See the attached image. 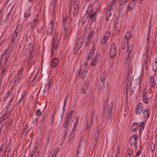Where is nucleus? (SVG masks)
<instances>
[{
	"mask_svg": "<svg viewBox=\"0 0 157 157\" xmlns=\"http://www.w3.org/2000/svg\"><path fill=\"white\" fill-rule=\"evenodd\" d=\"M68 19V17L66 16L63 19L65 37L68 38L70 36L72 29L70 22L67 21Z\"/></svg>",
	"mask_w": 157,
	"mask_h": 157,
	"instance_id": "obj_1",
	"label": "nucleus"
},
{
	"mask_svg": "<svg viewBox=\"0 0 157 157\" xmlns=\"http://www.w3.org/2000/svg\"><path fill=\"white\" fill-rule=\"evenodd\" d=\"M152 97V95L151 94L149 90L145 88L143 92L142 99L143 102L146 104H148Z\"/></svg>",
	"mask_w": 157,
	"mask_h": 157,
	"instance_id": "obj_2",
	"label": "nucleus"
},
{
	"mask_svg": "<svg viewBox=\"0 0 157 157\" xmlns=\"http://www.w3.org/2000/svg\"><path fill=\"white\" fill-rule=\"evenodd\" d=\"M74 113L73 111H71L67 116L63 123V126L65 128V135L66 134V131L68 128V126L69 124L70 121L71 120L73 116V114Z\"/></svg>",
	"mask_w": 157,
	"mask_h": 157,
	"instance_id": "obj_3",
	"label": "nucleus"
},
{
	"mask_svg": "<svg viewBox=\"0 0 157 157\" xmlns=\"http://www.w3.org/2000/svg\"><path fill=\"white\" fill-rule=\"evenodd\" d=\"M13 48L9 47L7 49L4 51L2 54V59L3 58L4 59V63H10L8 61V59L10 57L12 52Z\"/></svg>",
	"mask_w": 157,
	"mask_h": 157,
	"instance_id": "obj_4",
	"label": "nucleus"
},
{
	"mask_svg": "<svg viewBox=\"0 0 157 157\" xmlns=\"http://www.w3.org/2000/svg\"><path fill=\"white\" fill-rule=\"evenodd\" d=\"M54 22L53 20H51L49 22L48 25L45 27V29H44V31L45 32L47 35H52L53 30Z\"/></svg>",
	"mask_w": 157,
	"mask_h": 157,
	"instance_id": "obj_5",
	"label": "nucleus"
},
{
	"mask_svg": "<svg viewBox=\"0 0 157 157\" xmlns=\"http://www.w3.org/2000/svg\"><path fill=\"white\" fill-rule=\"evenodd\" d=\"M57 37L58 33L55 32L52 42V43L51 46V51L52 52L53 51V49H56L59 46V40L58 39Z\"/></svg>",
	"mask_w": 157,
	"mask_h": 157,
	"instance_id": "obj_6",
	"label": "nucleus"
},
{
	"mask_svg": "<svg viewBox=\"0 0 157 157\" xmlns=\"http://www.w3.org/2000/svg\"><path fill=\"white\" fill-rule=\"evenodd\" d=\"M138 140L137 135H133L132 136L130 137L128 140V142L131 146L132 145H134L135 150H137Z\"/></svg>",
	"mask_w": 157,
	"mask_h": 157,
	"instance_id": "obj_7",
	"label": "nucleus"
},
{
	"mask_svg": "<svg viewBox=\"0 0 157 157\" xmlns=\"http://www.w3.org/2000/svg\"><path fill=\"white\" fill-rule=\"evenodd\" d=\"M24 71L23 67H21L17 71V72L16 76L13 78V82H18L22 77V74Z\"/></svg>",
	"mask_w": 157,
	"mask_h": 157,
	"instance_id": "obj_8",
	"label": "nucleus"
},
{
	"mask_svg": "<svg viewBox=\"0 0 157 157\" xmlns=\"http://www.w3.org/2000/svg\"><path fill=\"white\" fill-rule=\"evenodd\" d=\"M116 47L115 43L112 44L111 47L109 52V55L110 58L112 59H114L116 56Z\"/></svg>",
	"mask_w": 157,
	"mask_h": 157,
	"instance_id": "obj_9",
	"label": "nucleus"
},
{
	"mask_svg": "<svg viewBox=\"0 0 157 157\" xmlns=\"http://www.w3.org/2000/svg\"><path fill=\"white\" fill-rule=\"evenodd\" d=\"M143 110V105L142 103L138 102L136 105L135 113L136 115H140Z\"/></svg>",
	"mask_w": 157,
	"mask_h": 157,
	"instance_id": "obj_10",
	"label": "nucleus"
},
{
	"mask_svg": "<svg viewBox=\"0 0 157 157\" xmlns=\"http://www.w3.org/2000/svg\"><path fill=\"white\" fill-rule=\"evenodd\" d=\"M94 116V113L93 112L90 115L89 118L87 121V124L86 126V129L89 130L90 128L91 125L92 124V121H93V118Z\"/></svg>",
	"mask_w": 157,
	"mask_h": 157,
	"instance_id": "obj_11",
	"label": "nucleus"
},
{
	"mask_svg": "<svg viewBox=\"0 0 157 157\" xmlns=\"http://www.w3.org/2000/svg\"><path fill=\"white\" fill-rule=\"evenodd\" d=\"M96 12L93 10L90 12H88L86 11V15H87V17L89 18V19L92 21H95L96 18Z\"/></svg>",
	"mask_w": 157,
	"mask_h": 157,
	"instance_id": "obj_12",
	"label": "nucleus"
},
{
	"mask_svg": "<svg viewBox=\"0 0 157 157\" xmlns=\"http://www.w3.org/2000/svg\"><path fill=\"white\" fill-rule=\"evenodd\" d=\"M95 51V47L94 45L90 48L89 52L87 53L86 55L87 60H90L92 59L94 56V53Z\"/></svg>",
	"mask_w": 157,
	"mask_h": 157,
	"instance_id": "obj_13",
	"label": "nucleus"
},
{
	"mask_svg": "<svg viewBox=\"0 0 157 157\" xmlns=\"http://www.w3.org/2000/svg\"><path fill=\"white\" fill-rule=\"evenodd\" d=\"M133 47V46L132 44H131L130 45H128L127 46V48L125 55V58L128 61L130 59V55L132 52Z\"/></svg>",
	"mask_w": 157,
	"mask_h": 157,
	"instance_id": "obj_14",
	"label": "nucleus"
},
{
	"mask_svg": "<svg viewBox=\"0 0 157 157\" xmlns=\"http://www.w3.org/2000/svg\"><path fill=\"white\" fill-rule=\"evenodd\" d=\"M116 1L115 0H113L110 2L109 4L106 9V11L113 12L115 7Z\"/></svg>",
	"mask_w": 157,
	"mask_h": 157,
	"instance_id": "obj_15",
	"label": "nucleus"
},
{
	"mask_svg": "<svg viewBox=\"0 0 157 157\" xmlns=\"http://www.w3.org/2000/svg\"><path fill=\"white\" fill-rule=\"evenodd\" d=\"M150 110L147 108H145L143 109L142 113L144 116L143 119L146 121L148 119L150 114Z\"/></svg>",
	"mask_w": 157,
	"mask_h": 157,
	"instance_id": "obj_16",
	"label": "nucleus"
},
{
	"mask_svg": "<svg viewBox=\"0 0 157 157\" xmlns=\"http://www.w3.org/2000/svg\"><path fill=\"white\" fill-rule=\"evenodd\" d=\"M139 124L137 123H134L132 125L131 130L133 132V135H137V130L138 129Z\"/></svg>",
	"mask_w": 157,
	"mask_h": 157,
	"instance_id": "obj_17",
	"label": "nucleus"
},
{
	"mask_svg": "<svg viewBox=\"0 0 157 157\" xmlns=\"http://www.w3.org/2000/svg\"><path fill=\"white\" fill-rule=\"evenodd\" d=\"M137 1L136 0H131L129 3L128 5L127 9L128 10L131 11L134 8Z\"/></svg>",
	"mask_w": 157,
	"mask_h": 157,
	"instance_id": "obj_18",
	"label": "nucleus"
},
{
	"mask_svg": "<svg viewBox=\"0 0 157 157\" xmlns=\"http://www.w3.org/2000/svg\"><path fill=\"white\" fill-rule=\"evenodd\" d=\"M10 63H4L2 65V71L0 74V77H2L5 73L6 71V69L7 66H9Z\"/></svg>",
	"mask_w": 157,
	"mask_h": 157,
	"instance_id": "obj_19",
	"label": "nucleus"
},
{
	"mask_svg": "<svg viewBox=\"0 0 157 157\" xmlns=\"http://www.w3.org/2000/svg\"><path fill=\"white\" fill-rule=\"evenodd\" d=\"M110 36V32H107L105 35L102 37V39L101 40V42L103 44H106V41L109 39V37Z\"/></svg>",
	"mask_w": 157,
	"mask_h": 157,
	"instance_id": "obj_20",
	"label": "nucleus"
},
{
	"mask_svg": "<svg viewBox=\"0 0 157 157\" xmlns=\"http://www.w3.org/2000/svg\"><path fill=\"white\" fill-rule=\"evenodd\" d=\"M100 57V55L98 54L96 55L92 59L90 65L94 66L97 65L98 63Z\"/></svg>",
	"mask_w": 157,
	"mask_h": 157,
	"instance_id": "obj_21",
	"label": "nucleus"
},
{
	"mask_svg": "<svg viewBox=\"0 0 157 157\" xmlns=\"http://www.w3.org/2000/svg\"><path fill=\"white\" fill-rule=\"evenodd\" d=\"M75 131L74 129H72V131L69 135L68 139L67 140L68 143H72L73 142V139L75 135Z\"/></svg>",
	"mask_w": 157,
	"mask_h": 157,
	"instance_id": "obj_22",
	"label": "nucleus"
},
{
	"mask_svg": "<svg viewBox=\"0 0 157 157\" xmlns=\"http://www.w3.org/2000/svg\"><path fill=\"white\" fill-rule=\"evenodd\" d=\"M39 21L38 18H35L31 21L30 24L31 26L30 29L32 30H33L34 28L35 27L36 25L37 24V22Z\"/></svg>",
	"mask_w": 157,
	"mask_h": 157,
	"instance_id": "obj_23",
	"label": "nucleus"
},
{
	"mask_svg": "<svg viewBox=\"0 0 157 157\" xmlns=\"http://www.w3.org/2000/svg\"><path fill=\"white\" fill-rule=\"evenodd\" d=\"M13 90V88H11L9 90L8 92L5 94L3 98L4 101H5L7 98H10L11 96H12L13 94H11V93Z\"/></svg>",
	"mask_w": 157,
	"mask_h": 157,
	"instance_id": "obj_24",
	"label": "nucleus"
},
{
	"mask_svg": "<svg viewBox=\"0 0 157 157\" xmlns=\"http://www.w3.org/2000/svg\"><path fill=\"white\" fill-rule=\"evenodd\" d=\"M106 108L107 111L108 112V117L109 120L111 119L112 117V106L110 105H107L106 106Z\"/></svg>",
	"mask_w": 157,
	"mask_h": 157,
	"instance_id": "obj_25",
	"label": "nucleus"
},
{
	"mask_svg": "<svg viewBox=\"0 0 157 157\" xmlns=\"http://www.w3.org/2000/svg\"><path fill=\"white\" fill-rule=\"evenodd\" d=\"M148 81L151 87L153 88H155V82L154 78L151 75L149 76Z\"/></svg>",
	"mask_w": 157,
	"mask_h": 157,
	"instance_id": "obj_26",
	"label": "nucleus"
},
{
	"mask_svg": "<svg viewBox=\"0 0 157 157\" xmlns=\"http://www.w3.org/2000/svg\"><path fill=\"white\" fill-rule=\"evenodd\" d=\"M17 34L15 35L13 34H12L11 39L10 40L11 41V42L10 43V44H9V47H11L12 48H13L14 41L15 39L17 37Z\"/></svg>",
	"mask_w": 157,
	"mask_h": 157,
	"instance_id": "obj_27",
	"label": "nucleus"
},
{
	"mask_svg": "<svg viewBox=\"0 0 157 157\" xmlns=\"http://www.w3.org/2000/svg\"><path fill=\"white\" fill-rule=\"evenodd\" d=\"M83 42V40L82 39L80 38L76 42L75 48L79 49L81 46H82Z\"/></svg>",
	"mask_w": 157,
	"mask_h": 157,
	"instance_id": "obj_28",
	"label": "nucleus"
},
{
	"mask_svg": "<svg viewBox=\"0 0 157 157\" xmlns=\"http://www.w3.org/2000/svg\"><path fill=\"white\" fill-rule=\"evenodd\" d=\"M59 63V61L57 58H54L52 59L51 62V66L54 68H55Z\"/></svg>",
	"mask_w": 157,
	"mask_h": 157,
	"instance_id": "obj_29",
	"label": "nucleus"
},
{
	"mask_svg": "<svg viewBox=\"0 0 157 157\" xmlns=\"http://www.w3.org/2000/svg\"><path fill=\"white\" fill-rule=\"evenodd\" d=\"M28 128L29 126L28 125V124H27L25 125L24 128L21 130V134L22 135L25 134V135H26L27 134H28L29 132V131L28 130Z\"/></svg>",
	"mask_w": 157,
	"mask_h": 157,
	"instance_id": "obj_30",
	"label": "nucleus"
},
{
	"mask_svg": "<svg viewBox=\"0 0 157 157\" xmlns=\"http://www.w3.org/2000/svg\"><path fill=\"white\" fill-rule=\"evenodd\" d=\"M128 40L127 39L124 38L123 41H122V48L123 49H124L126 48V46H128V45H129V44H128Z\"/></svg>",
	"mask_w": 157,
	"mask_h": 157,
	"instance_id": "obj_31",
	"label": "nucleus"
},
{
	"mask_svg": "<svg viewBox=\"0 0 157 157\" xmlns=\"http://www.w3.org/2000/svg\"><path fill=\"white\" fill-rule=\"evenodd\" d=\"M46 119V115H44L41 117V119L39 121V123L40 124V127L42 128L44 126Z\"/></svg>",
	"mask_w": 157,
	"mask_h": 157,
	"instance_id": "obj_32",
	"label": "nucleus"
},
{
	"mask_svg": "<svg viewBox=\"0 0 157 157\" xmlns=\"http://www.w3.org/2000/svg\"><path fill=\"white\" fill-rule=\"evenodd\" d=\"M27 94V92L25 90H24L21 94V97L19 100L18 102L20 103L22 101H23L24 102L25 101V97L26 95Z\"/></svg>",
	"mask_w": 157,
	"mask_h": 157,
	"instance_id": "obj_33",
	"label": "nucleus"
},
{
	"mask_svg": "<svg viewBox=\"0 0 157 157\" xmlns=\"http://www.w3.org/2000/svg\"><path fill=\"white\" fill-rule=\"evenodd\" d=\"M149 61V59L147 54L146 55L144 59V65L145 69L146 70L148 69V62Z\"/></svg>",
	"mask_w": 157,
	"mask_h": 157,
	"instance_id": "obj_34",
	"label": "nucleus"
},
{
	"mask_svg": "<svg viewBox=\"0 0 157 157\" xmlns=\"http://www.w3.org/2000/svg\"><path fill=\"white\" fill-rule=\"evenodd\" d=\"M132 65H130L129 66L128 71L127 72L126 76L127 77H131L132 74Z\"/></svg>",
	"mask_w": 157,
	"mask_h": 157,
	"instance_id": "obj_35",
	"label": "nucleus"
},
{
	"mask_svg": "<svg viewBox=\"0 0 157 157\" xmlns=\"http://www.w3.org/2000/svg\"><path fill=\"white\" fill-rule=\"evenodd\" d=\"M14 97L13 95H12V96H11V97H10L8 101L9 103L7 104V105L6 109H7L10 108V106L11 105V102H12L13 99H14Z\"/></svg>",
	"mask_w": 157,
	"mask_h": 157,
	"instance_id": "obj_36",
	"label": "nucleus"
},
{
	"mask_svg": "<svg viewBox=\"0 0 157 157\" xmlns=\"http://www.w3.org/2000/svg\"><path fill=\"white\" fill-rule=\"evenodd\" d=\"M132 36V33L129 31H128L126 33L123 38L125 39L126 38L128 40L129 39L131 38Z\"/></svg>",
	"mask_w": 157,
	"mask_h": 157,
	"instance_id": "obj_37",
	"label": "nucleus"
},
{
	"mask_svg": "<svg viewBox=\"0 0 157 157\" xmlns=\"http://www.w3.org/2000/svg\"><path fill=\"white\" fill-rule=\"evenodd\" d=\"M106 78V72L105 71L102 72L100 78V80L101 81H105Z\"/></svg>",
	"mask_w": 157,
	"mask_h": 157,
	"instance_id": "obj_38",
	"label": "nucleus"
},
{
	"mask_svg": "<svg viewBox=\"0 0 157 157\" xmlns=\"http://www.w3.org/2000/svg\"><path fill=\"white\" fill-rule=\"evenodd\" d=\"M31 15V13L30 12H26L25 13L24 17L25 19H24V21H26L28 20V18Z\"/></svg>",
	"mask_w": 157,
	"mask_h": 157,
	"instance_id": "obj_39",
	"label": "nucleus"
},
{
	"mask_svg": "<svg viewBox=\"0 0 157 157\" xmlns=\"http://www.w3.org/2000/svg\"><path fill=\"white\" fill-rule=\"evenodd\" d=\"M152 69L154 72L157 71V61H156L152 63Z\"/></svg>",
	"mask_w": 157,
	"mask_h": 157,
	"instance_id": "obj_40",
	"label": "nucleus"
},
{
	"mask_svg": "<svg viewBox=\"0 0 157 157\" xmlns=\"http://www.w3.org/2000/svg\"><path fill=\"white\" fill-rule=\"evenodd\" d=\"M111 12L112 11H106V16L105 17L106 21H107L109 20V17L112 14Z\"/></svg>",
	"mask_w": 157,
	"mask_h": 157,
	"instance_id": "obj_41",
	"label": "nucleus"
},
{
	"mask_svg": "<svg viewBox=\"0 0 157 157\" xmlns=\"http://www.w3.org/2000/svg\"><path fill=\"white\" fill-rule=\"evenodd\" d=\"M59 149L58 147L55 148L53 151L52 156L55 157L56 156L57 152L59 151Z\"/></svg>",
	"mask_w": 157,
	"mask_h": 157,
	"instance_id": "obj_42",
	"label": "nucleus"
},
{
	"mask_svg": "<svg viewBox=\"0 0 157 157\" xmlns=\"http://www.w3.org/2000/svg\"><path fill=\"white\" fill-rule=\"evenodd\" d=\"M6 114V113H4L0 117V121L1 122H4L5 121L6 118L5 117Z\"/></svg>",
	"mask_w": 157,
	"mask_h": 157,
	"instance_id": "obj_43",
	"label": "nucleus"
},
{
	"mask_svg": "<svg viewBox=\"0 0 157 157\" xmlns=\"http://www.w3.org/2000/svg\"><path fill=\"white\" fill-rule=\"evenodd\" d=\"M129 88V84H125L124 88V91L125 92V94H128Z\"/></svg>",
	"mask_w": 157,
	"mask_h": 157,
	"instance_id": "obj_44",
	"label": "nucleus"
},
{
	"mask_svg": "<svg viewBox=\"0 0 157 157\" xmlns=\"http://www.w3.org/2000/svg\"><path fill=\"white\" fill-rule=\"evenodd\" d=\"M145 126L144 123V122H141L139 124V128L140 131H143Z\"/></svg>",
	"mask_w": 157,
	"mask_h": 157,
	"instance_id": "obj_45",
	"label": "nucleus"
},
{
	"mask_svg": "<svg viewBox=\"0 0 157 157\" xmlns=\"http://www.w3.org/2000/svg\"><path fill=\"white\" fill-rule=\"evenodd\" d=\"M79 2L78 1H75L73 6V9H79V7L78 6Z\"/></svg>",
	"mask_w": 157,
	"mask_h": 157,
	"instance_id": "obj_46",
	"label": "nucleus"
},
{
	"mask_svg": "<svg viewBox=\"0 0 157 157\" xmlns=\"http://www.w3.org/2000/svg\"><path fill=\"white\" fill-rule=\"evenodd\" d=\"M105 85L104 81H101L100 80V82L98 84V86L100 89L102 88Z\"/></svg>",
	"mask_w": 157,
	"mask_h": 157,
	"instance_id": "obj_47",
	"label": "nucleus"
},
{
	"mask_svg": "<svg viewBox=\"0 0 157 157\" xmlns=\"http://www.w3.org/2000/svg\"><path fill=\"white\" fill-rule=\"evenodd\" d=\"M79 9H73V14L74 17L76 16L78 14Z\"/></svg>",
	"mask_w": 157,
	"mask_h": 157,
	"instance_id": "obj_48",
	"label": "nucleus"
},
{
	"mask_svg": "<svg viewBox=\"0 0 157 157\" xmlns=\"http://www.w3.org/2000/svg\"><path fill=\"white\" fill-rule=\"evenodd\" d=\"M132 152V150L131 148H128L126 151V154L128 155H131Z\"/></svg>",
	"mask_w": 157,
	"mask_h": 157,
	"instance_id": "obj_49",
	"label": "nucleus"
},
{
	"mask_svg": "<svg viewBox=\"0 0 157 157\" xmlns=\"http://www.w3.org/2000/svg\"><path fill=\"white\" fill-rule=\"evenodd\" d=\"M155 144L152 142L150 144L151 150L152 152H153L155 150Z\"/></svg>",
	"mask_w": 157,
	"mask_h": 157,
	"instance_id": "obj_50",
	"label": "nucleus"
},
{
	"mask_svg": "<svg viewBox=\"0 0 157 157\" xmlns=\"http://www.w3.org/2000/svg\"><path fill=\"white\" fill-rule=\"evenodd\" d=\"M135 90V87H133L132 88H131L130 91L129 93V96H132L134 94V93Z\"/></svg>",
	"mask_w": 157,
	"mask_h": 157,
	"instance_id": "obj_51",
	"label": "nucleus"
},
{
	"mask_svg": "<svg viewBox=\"0 0 157 157\" xmlns=\"http://www.w3.org/2000/svg\"><path fill=\"white\" fill-rule=\"evenodd\" d=\"M94 36V33L93 32H91L87 36V38L90 40Z\"/></svg>",
	"mask_w": 157,
	"mask_h": 157,
	"instance_id": "obj_52",
	"label": "nucleus"
},
{
	"mask_svg": "<svg viewBox=\"0 0 157 157\" xmlns=\"http://www.w3.org/2000/svg\"><path fill=\"white\" fill-rule=\"evenodd\" d=\"M140 148L138 150L137 152L136 153V155L135 156H138L141 153V149H142V146L140 145Z\"/></svg>",
	"mask_w": 157,
	"mask_h": 157,
	"instance_id": "obj_53",
	"label": "nucleus"
},
{
	"mask_svg": "<svg viewBox=\"0 0 157 157\" xmlns=\"http://www.w3.org/2000/svg\"><path fill=\"white\" fill-rule=\"evenodd\" d=\"M131 77L126 76L125 78V82H126V84H129V81L131 80Z\"/></svg>",
	"mask_w": 157,
	"mask_h": 157,
	"instance_id": "obj_54",
	"label": "nucleus"
},
{
	"mask_svg": "<svg viewBox=\"0 0 157 157\" xmlns=\"http://www.w3.org/2000/svg\"><path fill=\"white\" fill-rule=\"evenodd\" d=\"M57 2V0H52V6L53 8H54L55 7L56 4Z\"/></svg>",
	"mask_w": 157,
	"mask_h": 157,
	"instance_id": "obj_55",
	"label": "nucleus"
},
{
	"mask_svg": "<svg viewBox=\"0 0 157 157\" xmlns=\"http://www.w3.org/2000/svg\"><path fill=\"white\" fill-rule=\"evenodd\" d=\"M52 81H51L50 80L49 81V82L47 83L45 87L49 89L50 88V85L52 83Z\"/></svg>",
	"mask_w": 157,
	"mask_h": 157,
	"instance_id": "obj_56",
	"label": "nucleus"
},
{
	"mask_svg": "<svg viewBox=\"0 0 157 157\" xmlns=\"http://www.w3.org/2000/svg\"><path fill=\"white\" fill-rule=\"evenodd\" d=\"M33 122L34 123V124H37L38 123V119L37 118H34L32 119Z\"/></svg>",
	"mask_w": 157,
	"mask_h": 157,
	"instance_id": "obj_57",
	"label": "nucleus"
},
{
	"mask_svg": "<svg viewBox=\"0 0 157 157\" xmlns=\"http://www.w3.org/2000/svg\"><path fill=\"white\" fill-rule=\"evenodd\" d=\"M127 0H119V5L121 6L125 3Z\"/></svg>",
	"mask_w": 157,
	"mask_h": 157,
	"instance_id": "obj_58",
	"label": "nucleus"
},
{
	"mask_svg": "<svg viewBox=\"0 0 157 157\" xmlns=\"http://www.w3.org/2000/svg\"><path fill=\"white\" fill-rule=\"evenodd\" d=\"M41 114V113L40 109H38L36 113V116H37L39 115L40 116Z\"/></svg>",
	"mask_w": 157,
	"mask_h": 157,
	"instance_id": "obj_59",
	"label": "nucleus"
},
{
	"mask_svg": "<svg viewBox=\"0 0 157 157\" xmlns=\"http://www.w3.org/2000/svg\"><path fill=\"white\" fill-rule=\"evenodd\" d=\"M81 151V149L78 148L77 150V155L76 157H79V155L80 154Z\"/></svg>",
	"mask_w": 157,
	"mask_h": 157,
	"instance_id": "obj_60",
	"label": "nucleus"
},
{
	"mask_svg": "<svg viewBox=\"0 0 157 157\" xmlns=\"http://www.w3.org/2000/svg\"><path fill=\"white\" fill-rule=\"evenodd\" d=\"M21 31H20L19 30H17V29H15V32L13 33V34H14V35L17 34V36L20 34Z\"/></svg>",
	"mask_w": 157,
	"mask_h": 157,
	"instance_id": "obj_61",
	"label": "nucleus"
},
{
	"mask_svg": "<svg viewBox=\"0 0 157 157\" xmlns=\"http://www.w3.org/2000/svg\"><path fill=\"white\" fill-rule=\"evenodd\" d=\"M81 93L82 94L85 95L86 93V90L84 88H82L81 91Z\"/></svg>",
	"mask_w": 157,
	"mask_h": 157,
	"instance_id": "obj_62",
	"label": "nucleus"
},
{
	"mask_svg": "<svg viewBox=\"0 0 157 157\" xmlns=\"http://www.w3.org/2000/svg\"><path fill=\"white\" fill-rule=\"evenodd\" d=\"M21 25L20 24H18L17 25L16 29L21 31Z\"/></svg>",
	"mask_w": 157,
	"mask_h": 157,
	"instance_id": "obj_63",
	"label": "nucleus"
},
{
	"mask_svg": "<svg viewBox=\"0 0 157 157\" xmlns=\"http://www.w3.org/2000/svg\"><path fill=\"white\" fill-rule=\"evenodd\" d=\"M79 49L75 48L74 50V55H76L78 52Z\"/></svg>",
	"mask_w": 157,
	"mask_h": 157,
	"instance_id": "obj_64",
	"label": "nucleus"
}]
</instances>
